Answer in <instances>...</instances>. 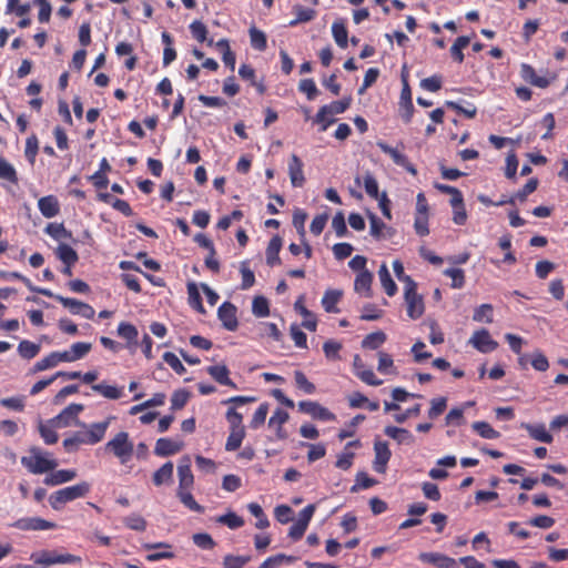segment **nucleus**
Returning <instances> with one entry per match:
<instances>
[{"mask_svg":"<svg viewBox=\"0 0 568 568\" xmlns=\"http://www.w3.org/2000/svg\"><path fill=\"white\" fill-rule=\"evenodd\" d=\"M112 419H114V416H109L103 422L87 425L84 430L73 433L72 436L63 440V448L68 453H73L81 445H95L100 443L104 438Z\"/></svg>","mask_w":568,"mask_h":568,"instance_id":"1","label":"nucleus"},{"mask_svg":"<svg viewBox=\"0 0 568 568\" xmlns=\"http://www.w3.org/2000/svg\"><path fill=\"white\" fill-rule=\"evenodd\" d=\"M21 464L32 474H43L53 470L58 463L50 454L39 447H30L27 455L21 457Z\"/></svg>","mask_w":568,"mask_h":568,"instance_id":"2","label":"nucleus"},{"mask_svg":"<svg viewBox=\"0 0 568 568\" xmlns=\"http://www.w3.org/2000/svg\"><path fill=\"white\" fill-rule=\"evenodd\" d=\"M84 409L82 404L72 403L63 408L60 414L51 418L53 427L65 428L71 425L87 427V424L79 420V414Z\"/></svg>","mask_w":568,"mask_h":568,"instance_id":"3","label":"nucleus"},{"mask_svg":"<svg viewBox=\"0 0 568 568\" xmlns=\"http://www.w3.org/2000/svg\"><path fill=\"white\" fill-rule=\"evenodd\" d=\"M404 297L407 305V315L412 320L419 318L424 314L425 307L423 297L417 293V285L414 281H409L406 284Z\"/></svg>","mask_w":568,"mask_h":568,"instance_id":"4","label":"nucleus"},{"mask_svg":"<svg viewBox=\"0 0 568 568\" xmlns=\"http://www.w3.org/2000/svg\"><path fill=\"white\" fill-rule=\"evenodd\" d=\"M105 448L120 458L123 463L126 462L133 454V444L129 440L126 432L118 433L105 445Z\"/></svg>","mask_w":568,"mask_h":568,"instance_id":"5","label":"nucleus"},{"mask_svg":"<svg viewBox=\"0 0 568 568\" xmlns=\"http://www.w3.org/2000/svg\"><path fill=\"white\" fill-rule=\"evenodd\" d=\"M179 493L178 497H193L190 489L194 483V476L191 469V459L189 457L181 458L178 465Z\"/></svg>","mask_w":568,"mask_h":568,"instance_id":"6","label":"nucleus"},{"mask_svg":"<svg viewBox=\"0 0 568 568\" xmlns=\"http://www.w3.org/2000/svg\"><path fill=\"white\" fill-rule=\"evenodd\" d=\"M298 409L302 413L310 415L313 419L321 422H334L336 420V415L332 413L328 408L322 406L317 402L313 400H301L298 403Z\"/></svg>","mask_w":568,"mask_h":568,"instance_id":"7","label":"nucleus"},{"mask_svg":"<svg viewBox=\"0 0 568 568\" xmlns=\"http://www.w3.org/2000/svg\"><path fill=\"white\" fill-rule=\"evenodd\" d=\"M55 301L61 303L64 307H67L73 315H80L83 318L92 320L94 317L95 311L94 308L79 300L72 297H64L62 295L53 294Z\"/></svg>","mask_w":568,"mask_h":568,"instance_id":"8","label":"nucleus"},{"mask_svg":"<svg viewBox=\"0 0 568 568\" xmlns=\"http://www.w3.org/2000/svg\"><path fill=\"white\" fill-rule=\"evenodd\" d=\"M32 559L36 564L43 565V566H50L55 564H75L81 560L80 557L71 555V554H63L58 555L53 551H41L37 555L32 556Z\"/></svg>","mask_w":568,"mask_h":568,"instance_id":"9","label":"nucleus"},{"mask_svg":"<svg viewBox=\"0 0 568 568\" xmlns=\"http://www.w3.org/2000/svg\"><path fill=\"white\" fill-rule=\"evenodd\" d=\"M376 145L383 153L389 155L396 165L404 168L408 173H410L413 175L417 174L416 168L414 166V164H412L409 162V160L407 159V156L404 153H402L397 149L388 145L384 141H377Z\"/></svg>","mask_w":568,"mask_h":568,"instance_id":"10","label":"nucleus"},{"mask_svg":"<svg viewBox=\"0 0 568 568\" xmlns=\"http://www.w3.org/2000/svg\"><path fill=\"white\" fill-rule=\"evenodd\" d=\"M236 306L231 302H224L217 310V317L222 322L225 329L234 332L239 327V321L236 316Z\"/></svg>","mask_w":568,"mask_h":568,"instance_id":"11","label":"nucleus"},{"mask_svg":"<svg viewBox=\"0 0 568 568\" xmlns=\"http://www.w3.org/2000/svg\"><path fill=\"white\" fill-rule=\"evenodd\" d=\"M469 343L480 353H490L498 347V343L491 338L486 328L475 331Z\"/></svg>","mask_w":568,"mask_h":568,"instance_id":"12","label":"nucleus"},{"mask_svg":"<svg viewBox=\"0 0 568 568\" xmlns=\"http://www.w3.org/2000/svg\"><path fill=\"white\" fill-rule=\"evenodd\" d=\"M375 459L373 468L375 471L383 474L386 471L387 464L390 459L392 452L387 442L375 440L374 443Z\"/></svg>","mask_w":568,"mask_h":568,"instance_id":"13","label":"nucleus"},{"mask_svg":"<svg viewBox=\"0 0 568 568\" xmlns=\"http://www.w3.org/2000/svg\"><path fill=\"white\" fill-rule=\"evenodd\" d=\"M520 77L525 82L540 89L549 87L551 81L555 79V77L549 79L547 77L538 75L535 68L528 63H521Z\"/></svg>","mask_w":568,"mask_h":568,"instance_id":"14","label":"nucleus"},{"mask_svg":"<svg viewBox=\"0 0 568 568\" xmlns=\"http://www.w3.org/2000/svg\"><path fill=\"white\" fill-rule=\"evenodd\" d=\"M419 559L438 568H457V561L439 552H420Z\"/></svg>","mask_w":568,"mask_h":568,"instance_id":"15","label":"nucleus"},{"mask_svg":"<svg viewBox=\"0 0 568 568\" xmlns=\"http://www.w3.org/2000/svg\"><path fill=\"white\" fill-rule=\"evenodd\" d=\"M13 526L21 530H45L54 528L55 524L42 518L31 517L19 519Z\"/></svg>","mask_w":568,"mask_h":568,"instance_id":"16","label":"nucleus"},{"mask_svg":"<svg viewBox=\"0 0 568 568\" xmlns=\"http://www.w3.org/2000/svg\"><path fill=\"white\" fill-rule=\"evenodd\" d=\"M288 174L291 183L294 187H302L304 185L305 176L303 172V162L296 154L291 156L288 163Z\"/></svg>","mask_w":568,"mask_h":568,"instance_id":"17","label":"nucleus"},{"mask_svg":"<svg viewBox=\"0 0 568 568\" xmlns=\"http://www.w3.org/2000/svg\"><path fill=\"white\" fill-rule=\"evenodd\" d=\"M283 246V240L280 235H274L266 247V264L271 267L276 265H281L282 261L280 257V252Z\"/></svg>","mask_w":568,"mask_h":568,"instance_id":"18","label":"nucleus"},{"mask_svg":"<svg viewBox=\"0 0 568 568\" xmlns=\"http://www.w3.org/2000/svg\"><path fill=\"white\" fill-rule=\"evenodd\" d=\"M91 389L106 399L116 400L124 396V387L109 385L106 382L92 384Z\"/></svg>","mask_w":568,"mask_h":568,"instance_id":"19","label":"nucleus"},{"mask_svg":"<svg viewBox=\"0 0 568 568\" xmlns=\"http://www.w3.org/2000/svg\"><path fill=\"white\" fill-rule=\"evenodd\" d=\"M207 374L220 385L236 389V384L230 378V369L225 365H212L206 368Z\"/></svg>","mask_w":568,"mask_h":568,"instance_id":"20","label":"nucleus"},{"mask_svg":"<svg viewBox=\"0 0 568 568\" xmlns=\"http://www.w3.org/2000/svg\"><path fill=\"white\" fill-rule=\"evenodd\" d=\"M38 207L41 214L47 219H52L60 213V203L54 195L40 197L38 201Z\"/></svg>","mask_w":568,"mask_h":568,"instance_id":"21","label":"nucleus"},{"mask_svg":"<svg viewBox=\"0 0 568 568\" xmlns=\"http://www.w3.org/2000/svg\"><path fill=\"white\" fill-rule=\"evenodd\" d=\"M384 434L396 440L399 445H413L415 442L414 435L406 428L386 426Z\"/></svg>","mask_w":568,"mask_h":568,"instance_id":"22","label":"nucleus"},{"mask_svg":"<svg viewBox=\"0 0 568 568\" xmlns=\"http://www.w3.org/2000/svg\"><path fill=\"white\" fill-rule=\"evenodd\" d=\"M294 308L296 312H298L304 317L302 326L311 332H315L316 326H317V321H316L315 315L305 307L303 295H301L296 300V302L294 303Z\"/></svg>","mask_w":568,"mask_h":568,"instance_id":"23","label":"nucleus"},{"mask_svg":"<svg viewBox=\"0 0 568 568\" xmlns=\"http://www.w3.org/2000/svg\"><path fill=\"white\" fill-rule=\"evenodd\" d=\"M520 427L526 429L529 436L535 440L546 444H550L552 442V436L547 432L544 424L532 425L529 423H521Z\"/></svg>","mask_w":568,"mask_h":568,"instance_id":"24","label":"nucleus"},{"mask_svg":"<svg viewBox=\"0 0 568 568\" xmlns=\"http://www.w3.org/2000/svg\"><path fill=\"white\" fill-rule=\"evenodd\" d=\"M182 449V444L170 438H159L155 444L154 453L158 456H171Z\"/></svg>","mask_w":568,"mask_h":568,"instance_id":"25","label":"nucleus"},{"mask_svg":"<svg viewBox=\"0 0 568 568\" xmlns=\"http://www.w3.org/2000/svg\"><path fill=\"white\" fill-rule=\"evenodd\" d=\"M116 334L119 337L125 339L128 342V347L131 348L133 345H136L139 332L138 328L129 323V322H121L118 325Z\"/></svg>","mask_w":568,"mask_h":568,"instance_id":"26","label":"nucleus"},{"mask_svg":"<svg viewBox=\"0 0 568 568\" xmlns=\"http://www.w3.org/2000/svg\"><path fill=\"white\" fill-rule=\"evenodd\" d=\"M372 283L373 274L368 271H363L356 275L354 288L357 293L365 294V296L369 297L372 295Z\"/></svg>","mask_w":568,"mask_h":568,"instance_id":"27","label":"nucleus"},{"mask_svg":"<svg viewBox=\"0 0 568 568\" xmlns=\"http://www.w3.org/2000/svg\"><path fill=\"white\" fill-rule=\"evenodd\" d=\"M332 34L336 42V44L346 49L348 44V31L346 29L345 22L342 19L335 20L332 24Z\"/></svg>","mask_w":568,"mask_h":568,"instance_id":"28","label":"nucleus"},{"mask_svg":"<svg viewBox=\"0 0 568 568\" xmlns=\"http://www.w3.org/2000/svg\"><path fill=\"white\" fill-rule=\"evenodd\" d=\"M90 493V484L87 481L65 487L54 493L52 497H83Z\"/></svg>","mask_w":568,"mask_h":568,"instance_id":"29","label":"nucleus"},{"mask_svg":"<svg viewBox=\"0 0 568 568\" xmlns=\"http://www.w3.org/2000/svg\"><path fill=\"white\" fill-rule=\"evenodd\" d=\"M378 277L381 281V285L384 288L385 293L388 296H394L397 292V285L393 281L388 267L385 263H383L378 270Z\"/></svg>","mask_w":568,"mask_h":568,"instance_id":"30","label":"nucleus"},{"mask_svg":"<svg viewBox=\"0 0 568 568\" xmlns=\"http://www.w3.org/2000/svg\"><path fill=\"white\" fill-rule=\"evenodd\" d=\"M342 294V291L338 290H327L324 293L322 305L327 313L339 312V310L336 307V304L339 302Z\"/></svg>","mask_w":568,"mask_h":568,"instance_id":"31","label":"nucleus"},{"mask_svg":"<svg viewBox=\"0 0 568 568\" xmlns=\"http://www.w3.org/2000/svg\"><path fill=\"white\" fill-rule=\"evenodd\" d=\"M187 300L190 306L196 312L204 314L205 308L202 303V297L199 292L197 285L194 282L187 283Z\"/></svg>","mask_w":568,"mask_h":568,"instance_id":"32","label":"nucleus"},{"mask_svg":"<svg viewBox=\"0 0 568 568\" xmlns=\"http://www.w3.org/2000/svg\"><path fill=\"white\" fill-rule=\"evenodd\" d=\"M57 257L63 263V264H75L79 260V255L75 250H73L68 244H59L55 250Z\"/></svg>","mask_w":568,"mask_h":568,"instance_id":"33","label":"nucleus"},{"mask_svg":"<svg viewBox=\"0 0 568 568\" xmlns=\"http://www.w3.org/2000/svg\"><path fill=\"white\" fill-rule=\"evenodd\" d=\"M44 232L57 241L70 240L72 237L71 231L67 230L63 223H49Z\"/></svg>","mask_w":568,"mask_h":568,"instance_id":"34","label":"nucleus"},{"mask_svg":"<svg viewBox=\"0 0 568 568\" xmlns=\"http://www.w3.org/2000/svg\"><path fill=\"white\" fill-rule=\"evenodd\" d=\"M0 180L17 185L19 182L18 173L12 164L0 155Z\"/></svg>","mask_w":568,"mask_h":568,"instance_id":"35","label":"nucleus"},{"mask_svg":"<svg viewBox=\"0 0 568 568\" xmlns=\"http://www.w3.org/2000/svg\"><path fill=\"white\" fill-rule=\"evenodd\" d=\"M189 28L195 40L199 42H207L209 45L213 44V39H207V28L202 21L194 20Z\"/></svg>","mask_w":568,"mask_h":568,"instance_id":"36","label":"nucleus"},{"mask_svg":"<svg viewBox=\"0 0 568 568\" xmlns=\"http://www.w3.org/2000/svg\"><path fill=\"white\" fill-rule=\"evenodd\" d=\"M386 339L387 336L384 332H374L364 337L362 341V347L367 349H377L386 342Z\"/></svg>","mask_w":568,"mask_h":568,"instance_id":"37","label":"nucleus"},{"mask_svg":"<svg viewBox=\"0 0 568 568\" xmlns=\"http://www.w3.org/2000/svg\"><path fill=\"white\" fill-rule=\"evenodd\" d=\"M173 476V463L166 462L153 475V483L156 486L169 483Z\"/></svg>","mask_w":568,"mask_h":568,"instance_id":"38","label":"nucleus"},{"mask_svg":"<svg viewBox=\"0 0 568 568\" xmlns=\"http://www.w3.org/2000/svg\"><path fill=\"white\" fill-rule=\"evenodd\" d=\"M294 12L296 14L295 19L290 21V27H295L298 23L308 22L315 18L316 11L314 9L304 8L303 6H295Z\"/></svg>","mask_w":568,"mask_h":568,"instance_id":"39","label":"nucleus"},{"mask_svg":"<svg viewBox=\"0 0 568 568\" xmlns=\"http://www.w3.org/2000/svg\"><path fill=\"white\" fill-rule=\"evenodd\" d=\"M470 39L466 36L458 37L450 47V55L458 63L464 62L463 50L469 44Z\"/></svg>","mask_w":568,"mask_h":568,"instance_id":"40","label":"nucleus"},{"mask_svg":"<svg viewBox=\"0 0 568 568\" xmlns=\"http://www.w3.org/2000/svg\"><path fill=\"white\" fill-rule=\"evenodd\" d=\"M77 476L75 470L73 469H61L52 473L49 477H47L45 483L49 485H60L67 481L72 480Z\"/></svg>","mask_w":568,"mask_h":568,"instance_id":"41","label":"nucleus"},{"mask_svg":"<svg viewBox=\"0 0 568 568\" xmlns=\"http://www.w3.org/2000/svg\"><path fill=\"white\" fill-rule=\"evenodd\" d=\"M58 427H53L51 420L39 424V433L47 445H53L58 442L59 436L55 432Z\"/></svg>","mask_w":568,"mask_h":568,"instance_id":"42","label":"nucleus"},{"mask_svg":"<svg viewBox=\"0 0 568 568\" xmlns=\"http://www.w3.org/2000/svg\"><path fill=\"white\" fill-rule=\"evenodd\" d=\"M471 427L480 437L486 439H496L500 436L499 432L487 422H474Z\"/></svg>","mask_w":568,"mask_h":568,"instance_id":"43","label":"nucleus"},{"mask_svg":"<svg viewBox=\"0 0 568 568\" xmlns=\"http://www.w3.org/2000/svg\"><path fill=\"white\" fill-rule=\"evenodd\" d=\"M240 273L242 276L241 290H248L255 284L254 272L250 268L248 261H242L240 264Z\"/></svg>","mask_w":568,"mask_h":568,"instance_id":"44","label":"nucleus"},{"mask_svg":"<svg viewBox=\"0 0 568 568\" xmlns=\"http://www.w3.org/2000/svg\"><path fill=\"white\" fill-rule=\"evenodd\" d=\"M40 352V345L28 339L21 341L18 345V353L22 358L31 359Z\"/></svg>","mask_w":568,"mask_h":568,"instance_id":"45","label":"nucleus"},{"mask_svg":"<svg viewBox=\"0 0 568 568\" xmlns=\"http://www.w3.org/2000/svg\"><path fill=\"white\" fill-rule=\"evenodd\" d=\"M313 121L320 125V132H325L333 123L336 122V119H334L333 115H329L326 108L321 106Z\"/></svg>","mask_w":568,"mask_h":568,"instance_id":"46","label":"nucleus"},{"mask_svg":"<svg viewBox=\"0 0 568 568\" xmlns=\"http://www.w3.org/2000/svg\"><path fill=\"white\" fill-rule=\"evenodd\" d=\"M529 363L532 366V368L537 372H546L549 368L548 358L539 349H536L529 355Z\"/></svg>","mask_w":568,"mask_h":568,"instance_id":"47","label":"nucleus"},{"mask_svg":"<svg viewBox=\"0 0 568 568\" xmlns=\"http://www.w3.org/2000/svg\"><path fill=\"white\" fill-rule=\"evenodd\" d=\"M245 437V429H231L230 435L226 439L225 449L227 452H234L239 449Z\"/></svg>","mask_w":568,"mask_h":568,"instance_id":"48","label":"nucleus"},{"mask_svg":"<svg viewBox=\"0 0 568 568\" xmlns=\"http://www.w3.org/2000/svg\"><path fill=\"white\" fill-rule=\"evenodd\" d=\"M493 312L494 307L491 304H481L476 307L473 314V320L475 322L481 323H491L493 322Z\"/></svg>","mask_w":568,"mask_h":568,"instance_id":"49","label":"nucleus"},{"mask_svg":"<svg viewBox=\"0 0 568 568\" xmlns=\"http://www.w3.org/2000/svg\"><path fill=\"white\" fill-rule=\"evenodd\" d=\"M251 45L258 51H264L267 47L266 36L263 31L252 27L250 29Z\"/></svg>","mask_w":568,"mask_h":568,"instance_id":"50","label":"nucleus"},{"mask_svg":"<svg viewBox=\"0 0 568 568\" xmlns=\"http://www.w3.org/2000/svg\"><path fill=\"white\" fill-rule=\"evenodd\" d=\"M252 312L256 317H266L270 315V304L266 297L255 296L252 302Z\"/></svg>","mask_w":568,"mask_h":568,"instance_id":"51","label":"nucleus"},{"mask_svg":"<svg viewBox=\"0 0 568 568\" xmlns=\"http://www.w3.org/2000/svg\"><path fill=\"white\" fill-rule=\"evenodd\" d=\"M294 381L296 387L303 390L305 394L311 395L316 392L315 385L307 379L306 375L302 371L294 372Z\"/></svg>","mask_w":568,"mask_h":568,"instance_id":"52","label":"nucleus"},{"mask_svg":"<svg viewBox=\"0 0 568 568\" xmlns=\"http://www.w3.org/2000/svg\"><path fill=\"white\" fill-rule=\"evenodd\" d=\"M268 409H270L268 403H262L255 410V413L250 422V427L253 429H257L258 427H261L265 423L266 416L268 414Z\"/></svg>","mask_w":568,"mask_h":568,"instance_id":"53","label":"nucleus"},{"mask_svg":"<svg viewBox=\"0 0 568 568\" xmlns=\"http://www.w3.org/2000/svg\"><path fill=\"white\" fill-rule=\"evenodd\" d=\"M538 183L536 178L529 179L527 183L514 194L515 201L525 202L528 195L537 190Z\"/></svg>","mask_w":568,"mask_h":568,"instance_id":"54","label":"nucleus"},{"mask_svg":"<svg viewBox=\"0 0 568 568\" xmlns=\"http://www.w3.org/2000/svg\"><path fill=\"white\" fill-rule=\"evenodd\" d=\"M247 508H248L250 513L257 519V521L255 523L256 528L264 529V528L268 527L270 521H268L267 517L265 516L262 507L258 504L251 503V504H248Z\"/></svg>","mask_w":568,"mask_h":568,"instance_id":"55","label":"nucleus"},{"mask_svg":"<svg viewBox=\"0 0 568 568\" xmlns=\"http://www.w3.org/2000/svg\"><path fill=\"white\" fill-rule=\"evenodd\" d=\"M31 10L29 3L21 4L19 0H7L6 13H14L17 17H24Z\"/></svg>","mask_w":568,"mask_h":568,"instance_id":"56","label":"nucleus"},{"mask_svg":"<svg viewBox=\"0 0 568 568\" xmlns=\"http://www.w3.org/2000/svg\"><path fill=\"white\" fill-rule=\"evenodd\" d=\"M216 521L226 525L231 529H237L244 525L243 518L233 511L217 517Z\"/></svg>","mask_w":568,"mask_h":568,"instance_id":"57","label":"nucleus"},{"mask_svg":"<svg viewBox=\"0 0 568 568\" xmlns=\"http://www.w3.org/2000/svg\"><path fill=\"white\" fill-rule=\"evenodd\" d=\"M123 523L128 528L136 531H144L146 528L145 519L138 514L126 516L123 518Z\"/></svg>","mask_w":568,"mask_h":568,"instance_id":"58","label":"nucleus"},{"mask_svg":"<svg viewBox=\"0 0 568 568\" xmlns=\"http://www.w3.org/2000/svg\"><path fill=\"white\" fill-rule=\"evenodd\" d=\"M444 275L452 278L453 288H462L465 285V273L462 268H447Z\"/></svg>","mask_w":568,"mask_h":568,"instance_id":"59","label":"nucleus"},{"mask_svg":"<svg viewBox=\"0 0 568 568\" xmlns=\"http://www.w3.org/2000/svg\"><path fill=\"white\" fill-rule=\"evenodd\" d=\"M190 398V393L185 389L175 390L171 397V408L173 410L182 409Z\"/></svg>","mask_w":568,"mask_h":568,"instance_id":"60","label":"nucleus"},{"mask_svg":"<svg viewBox=\"0 0 568 568\" xmlns=\"http://www.w3.org/2000/svg\"><path fill=\"white\" fill-rule=\"evenodd\" d=\"M163 361L179 375H183L186 369L179 357L172 352L163 354Z\"/></svg>","mask_w":568,"mask_h":568,"instance_id":"61","label":"nucleus"},{"mask_svg":"<svg viewBox=\"0 0 568 568\" xmlns=\"http://www.w3.org/2000/svg\"><path fill=\"white\" fill-rule=\"evenodd\" d=\"M226 420L230 424V429H244L243 416L235 407H230L225 414Z\"/></svg>","mask_w":568,"mask_h":568,"instance_id":"62","label":"nucleus"},{"mask_svg":"<svg viewBox=\"0 0 568 568\" xmlns=\"http://www.w3.org/2000/svg\"><path fill=\"white\" fill-rule=\"evenodd\" d=\"M368 217H369V224H371V229H369L371 235L376 240L382 239L383 230L386 227L385 223L377 215H375L373 213H371Z\"/></svg>","mask_w":568,"mask_h":568,"instance_id":"63","label":"nucleus"},{"mask_svg":"<svg viewBox=\"0 0 568 568\" xmlns=\"http://www.w3.org/2000/svg\"><path fill=\"white\" fill-rule=\"evenodd\" d=\"M192 540L201 549H213L216 545L211 535L206 532L194 534Z\"/></svg>","mask_w":568,"mask_h":568,"instance_id":"64","label":"nucleus"}]
</instances>
